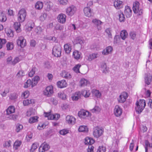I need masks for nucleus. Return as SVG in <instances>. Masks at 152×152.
<instances>
[{
	"label": "nucleus",
	"instance_id": "1",
	"mask_svg": "<svg viewBox=\"0 0 152 152\" xmlns=\"http://www.w3.org/2000/svg\"><path fill=\"white\" fill-rule=\"evenodd\" d=\"M136 107L135 110L138 113H141L146 106L145 100L144 99H140L139 101H137L136 103Z\"/></svg>",
	"mask_w": 152,
	"mask_h": 152
},
{
	"label": "nucleus",
	"instance_id": "2",
	"mask_svg": "<svg viewBox=\"0 0 152 152\" xmlns=\"http://www.w3.org/2000/svg\"><path fill=\"white\" fill-rule=\"evenodd\" d=\"M27 15V12L24 8L21 9L18 11L17 15L18 21L20 22H24Z\"/></svg>",
	"mask_w": 152,
	"mask_h": 152
},
{
	"label": "nucleus",
	"instance_id": "3",
	"mask_svg": "<svg viewBox=\"0 0 152 152\" xmlns=\"http://www.w3.org/2000/svg\"><path fill=\"white\" fill-rule=\"evenodd\" d=\"M94 141L92 138L89 137H86L85 139V144H88L87 152H94V147L91 145L94 143Z\"/></svg>",
	"mask_w": 152,
	"mask_h": 152
},
{
	"label": "nucleus",
	"instance_id": "4",
	"mask_svg": "<svg viewBox=\"0 0 152 152\" xmlns=\"http://www.w3.org/2000/svg\"><path fill=\"white\" fill-rule=\"evenodd\" d=\"M132 9L135 13L139 15L142 14V10L140 7L139 2L137 1H135L133 3Z\"/></svg>",
	"mask_w": 152,
	"mask_h": 152
},
{
	"label": "nucleus",
	"instance_id": "5",
	"mask_svg": "<svg viewBox=\"0 0 152 152\" xmlns=\"http://www.w3.org/2000/svg\"><path fill=\"white\" fill-rule=\"evenodd\" d=\"M61 53V47L60 45L55 46L53 48L52 54L55 57H60Z\"/></svg>",
	"mask_w": 152,
	"mask_h": 152
},
{
	"label": "nucleus",
	"instance_id": "6",
	"mask_svg": "<svg viewBox=\"0 0 152 152\" xmlns=\"http://www.w3.org/2000/svg\"><path fill=\"white\" fill-rule=\"evenodd\" d=\"M44 115L45 117H47L48 119L55 120H58L60 117V115L59 114H53L51 112H44Z\"/></svg>",
	"mask_w": 152,
	"mask_h": 152
},
{
	"label": "nucleus",
	"instance_id": "7",
	"mask_svg": "<svg viewBox=\"0 0 152 152\" xmlns=\"http://www.w3.org/2000/svg\"><path fill=\"white\" fill-rule=\"evenodd\" d=\"M103 129L98 126H96L94 128L93 135L94 137L98 138L103 134Z\"/></svg>",
	"mask_w": 152,
	"mask_h": 152
},
{
	"label": "nucleus",
	"instance_id": "8",
	"mask_svg": "<svg viewBox=\"0 0 152 152\" xmlns=\"http://www.w3.org/2000/svg\"><path fill=\"white\" fill-rule=\"evenodd\" d=\"M16 42L18 46L21 48H23L26 45V42L24 37L20 36L18 37L16 40Z\"/></svg>",
	"mask_w": 152,
	"mask_h": 152
},
{
	"label": "nucleus",
	"instance_id": "9",
	"mask_svg": "<svg viewBox=\"0 0 152 152\" xmlns=\"http://www.w3.org/2000/svg\"><path fill=\"white\" fill-rule=\"evenodd\" d=\"M77 10L76 7L73 5H71L67 7L66 9V13L69 16H72L76 12Z\"/></svg>",
	"mask_w": 152,
	"mask_h": 152
},
{
	"label": "nucleus",
	"instance_id": "10",
	"mask_svg": "<svg viewBox=\"0 0 152 152\" xmlns=\"http://www.w3.org/2000/svg\"><path fill=\"white\" fill-rule=\"evenodd\" d=\"M50 147L49 144L46 142H44L39 147V152H44L49 150Z\"/></svg>",
	"mask_w": 152,
	"mask_h": 152
},
{
	"label": "nucleus",
	"instance_id": "11",
	"mask_svg": "<svg viewBox=\"0 0 152 152\" xmlns=\"http://www.w3.org/2000/svg\"><path fill=\"white\" fill-rule=\"evenodd\" d=\"M122 109L118 105L115 106L114 110V113L115 116L118 117L121 116L122 114Z\"/></svg>",
	"mask_w": 152,
	"mask_h": 152
},
{
	"label": "nucleus",
	"instance_id": "12",
	"mask_svg": "<svg viewBox=\"0 0 152 152\" xmlns=\"http://www.w3.org/2000/svg\"><path fill=\"white\" fill-rule=\"evenodd\" d=\"M53 88L52 86L47 87L43 91L44 95L48 96H50L53 93Z\"/></svg>",
	"mask_w": 152,
	"mask_h": 152
},
{
	"label": "nucleus",
	"instance_id": "13",
	"mask_svg": "<svg viewBox=\"0 0 152 152\" xmlns=\"http://www.w3.org/2000/svg\"><path fill=\"white\" fill-rule=\"evenodd\" d=\"M128 94L125 92H122L119 96L118 99V102L120 103H124L126 100L128 96Z\"/></svg>",
	"mask_w": 152,
	"mask_h": 152
},
{
	"label": "nucleus",
	"instance_id": "14",
	"mask_svg": "<svg viewBox=\"0 0 152 152\" xmlns=\"http://www.w3.org/2000/svg\"><path fill=\"white\" fill-rule=\"evenodd\" d=\"M66 15L62 13L60 14L57 17L58 22L64 24L66 21Z\"/></svg>",
	"mask_w": 152,
	"mask_h": 152
},
{
	"label": "nucleus",
	"instance_id": "15",
	"mask_svg": "<svg viewBox=\"0 0 152 152\" xmlns=\"http://www.w3.org/2000/svg\"><path fill=\"white\" fill-rule=\"evenodd\" d=\"M114 5L116 9H120L123 7V2L120 0H115L114 2Z\"/></svg>",
	"mask_w": 152,
	"mask_h": 152
},
{
	"label": "nucleus",
	"instance_id": "16",
	"mask_svg": "<svg viewBox=\"0 0 152 152\" xmlns=\"http://www.w3.org/2000/svg\"><path fill=\"white\" fill-rule=\"evenodd\" d=\"M89 113L87 111L83 109H81L78 112V115L81 118H84L89 116Z\"/></svg>",
	"mask_w": 152,
	"mask_h": 152
},
{
	"label": "nucleus",
	"instance_id": "17",
	"mask_svg": "<svg viewBox=\"0 0 152 152\" xmlns=\"http://www.w3.org/2000/svg\"><path fill=\"white\" fill-rule=\"evenodd\" d=\"M124 12L127 18H129L132 15V10L130 7L128 6H126Z\"/></svg>",
	"mask_w": 152,
	"mask_h": 152
},
{
	"label": "nucleus",
	"instance_id": "18",
	"mask_svg": "<svg viewBox=\"0 0 152 152\" xmlns=\"http://www.w3.org/2000/svg\"><path fill=\"white\" fill-rule=\"evenodd\" d=\"M81 92L77 91L72 94L71 98L73 101H77L81 98Z\"/></svg>",
	"mask_w": 152,
	"mask_h": 152
},
{
	"label": "nucleus",
	"instance_id": "19",
	"mask_svg": "<svg viewBox=\"0 0 152 152\" xmlns=\"http://www.w3.org/2000/svg\"><path fill=\"white\" fill-rule=\"evenodd\" d=\"M66 122L69 124H73L75 123L76 121L75 118L72 116L67 115L66 118Z\"/></svg>",
	"mask_w": 152,
	"mask_h": 152
},
{
	"label": "nucleus",
	"instance_id": "20",
	"mask_svg": "<svg viewBox=\"0 0 152 152\" xmlns=\"http://www.w3.org/2000/svg\"><path fill=\"white\" fill-rule=\"evenodd\" d=\"M92 22L96 26L98 30L101 29V26L102 23V21L96 19H94L92 20Z\"/></svg>",
	"mask_w": 152,
	"mask_h": 152
},
{
	"label": "nucleus",
	"instance_id": "21",
	"mask_svg": "<svg viewBox=\"0 0 152 152\" xmlns=\"http://www.w3.org/2000/svg\"><path fill=\"white\" fill-rule=\"evenodd\" d=\"M57 86L60 88H63L66 87L67 84L65 80H62L57 82Z\"/></svg>",
	"mask_w": 152,
	"mask_h": 152
},
{
	"label": "nucleus",
	"instance_id": "22",
	"mask_svg": "<svg viewBox=\"0 0 152 152\" xmlns=\"http://www.w3.org/2000/svg\"><path fill=\"white\" fill-rule=\"evenodd\" d=\"M84 13L85 15L88 17H90L91 16L92 11L89 7H86L84 9Z\"/></svg>",
	"mask_w": 152,
	"mask_h": 152
},
{
	"label": "nucleus",
	"instance_id": "23",
	"mask_svg": "<svg viewBox=\"0 0 152 152\" xmlns=\"http://www.w3.org/2000/svg\"><path fill=\"white\" fill-rule=\"evenodd\" d=\"M64 50L66 53H69L71 52L72 46L69 44L67 43L65 44L64 46Z\"/></svg>",
	"mask_w": 152,
	"mask_h": 152
},
{
	"label": "nucleus",
	"instance_id": "24",
	"mask_svg": "<svg viewBox=\"0 0 152 152\" xmlns=\"http://www.w3.org/2000/svg\"><path fill=\"white\" fill-rule=\"evenodd\" d=\"M117 13L119 21L120 22H124L125 20V17L123 12L120 10L118 11Z\"/></svg>",
	"mask_w": 152,
	"mask_h": 152
},
{
	"label": "nucleus",
	"instance_id": "25",
	"mask_svg": "<svg viewBox=\"0 0 152 152\" xmlns=\"http://www.w3.org/2000/svg\"><path fill=\"white\" fill-rule=\"evenodd\" d=\"M61 75L62 77L66 79H70L72 77L71 75L69 72L65 71H62Z\"/></svg>",
	"mask_w": 152,
	"mask_h": 152
},
{
	"label": "nucleus",
	"instance_id": "26",
	"mask_svg": "<svg viewBox=\"0 0 152 152\" xmlns=\"http://www.w3.org/2000/svg\"><path fill=\"white\" fill-rule=\"evenodd\" d=\"M80 86L81 87L85 86H87L89 84V82L87 80L82 78L81 79L80 81Z\"/></svg>",
	"mask_w": 152,
	"mask_h": 152
},
{
	"label": "nucleus",
	"instance_id": "27",
	"mask_svg": "<svg viewBox=\"0 0 152 152\" xmlns=\"http://www.w3.org/2000/svg\"><path fill=\"white\" fill-rule=\"evenodd\" d=\"M7 20V17L4 12L0 10V21L4 22Z\"/></svg>",
	"mask_w": 152,
	"mask_h": 152
},
{
	"label": "nucleus",
	"instance_id": "28",
	"mask_svg": "<svg viewBox=\"0 0 152 152\" xmlns=\"http://www.w3.org/2000/svg\"><path fill=\"white\" fill-rule=\"evenodd\" d=\"M20 23L19 22H15L14 24V28L17 32H19L21 31Z\"/></svg>",
	"mask_w": 152,
	"mask_h": 152
},
{
	"label": "nucleus",
	"instance_id": "29",
	"mask_svg": "<svg viewBox=\"0 0 152 152\" xmlns=\"http://www.w3.org/2000/svg\"><path fill=\"white\" fill-rule=\"evenodd\" d=\"M113 48L111 46H108L105 49H104L102 51V54L106 55L110 53L113 50Z\"/></svg>",
	"mask_w": 152,
	"mask_h": 152
},
{
	"label": "nucleus",
	"instance_id": "30",
	"mask_svg": "<svg viewBox=\"0 0 152 152\" xmlns=\"http://www.w3.org/2000/svg\"><path fill=\"white\" fill-rule=\"evenodd\" d=\"M15 109L13 106H11L9 107L7 109V114L10 115L15 112Z\"/></svg>",
	"mask_w": 152,
	"mask_h": 152
},
{
	"label": "nucleus",
	"instance_id": "31",
	"mask_svg": "<svg viewBox=\"0 0 152 152\" xmlns=\"http://www.w3.org/2000/svg\"><path fill=\"white\" fill-rule=\"evenodd\" d=\"M72 56L75 59L78 60L80 58L81 54L78 51L75 50L73 53Z\"/></svg>",
	"mask_w": 152,
	"mask_h": 152
},
{
	"label": "nucleus",
	"instance_id": "32",
	"mask_svg": "<svg viewBox=\"0 0 152 152\" xmlns=\"http://www.w3.org/2000/svg\"><path fill=\"white\" fill-rule=\"evenodd\" d=\"M32 84H33L31 80L30 79H28L25 83H24L23 85V87L24 88H27L31 86V87H33L34 86H32Z\"/></svg>",
	"mask_w": 152,
	"mask_h": 152
},
{
	"label": "nucleus",
	"instance_id": "33",
	"mask_svg": "<svg viewBox=\"0 0 152 152\" xmlns=\"http://www.w3.org/2000/svg\"><path fill=\"white\" fill-rule=\"evenodd\" d=\"M34 100L33 99H31L30 100L27 99L24 100L23 102V104L24 106H28L30 104H34Z\"/></svg>",
	"mask_w": 152,
	"mask_h": 152
},
{
	"label": "nucleus",
	"instance_id": "34",
	"mask_svg": "<svg viewBox=\"0 0 152 152\" xmlns=\"http://www.w3.org/2000/svg\"><path fill=\"white\" fill-rule=\"evenodd\" d=\"M78 130L80 132H88V129L86 126L82 125L79 127Z\"/></svg>",
	"mask_w": 152,
	"mask_h": 152
},
{
	"label": "nucleus",
	"instance_id": "35",
	"mask_svg": "<svg viewBox=\"0 0 152 152\" xmlns=\"http://www.w3.org/2000/svg\"><path fill=\"white\" fill-rule=\"evenodd\" d=\"M120 36L123 40H125L128 36V33L125 30H123L121 31L120 33Z\"/></svg>",
	"mask_w": 152,
	"mask_h": 152
},
{
	"label": "nucleus",
	"instance_id": "36",
	"mask_svg": "<svg viewBox=\"0 0 152 152\" xmlns=\"http://www.w3.org/2000/svg\"><path fill=\"white\" fill-rule=\"evenodd\" d=\"M39 117L37 116L31 117L29 119L28 122L30 124H32L37 122L38 121Z\"/></svg>",
	"mask_w": 152,
	"mask_h": 152
},
{
	"label": "nucleus",
	"instance_id": "37",
	"mask_svg": "<svg viewBox=\"0 0 152 152\" xmlns=\"http://www.w3.org/2000/svg\"><path fill=\"white\" fill-rule=\"evenodd\" d=\"M92 93L97 98H100L101 96V93L98 90L93 89L92 91Z\"/></svg>",
	"mask_w": 152,
	"mask_h": 152
},
{
	"label": "nucleus",
	"instance_id": "38",
	"mask_svg": "<svg viewBox=\"0 0 152 152\" xmlns=\"http://www.w3.org/2000/svg\"><path fill=\"white\" fill-rule=\"evenodd\" d=\"M43 7V3L42 2L38 1L36 2L35 5V8L38 10L41 9Z\"/></svg>",
	"mask_w": 152,
	"mask_h": 152
},
{
	"label": "nucleus",
	"instance_id": "39",
	"mask_svg": "<svg viewBox=\"0 0 152 152\" xmlns=\"http://www.w3.org/2000/svg\"><path fill=\"white\" fill-rule=\"evenodd\" d=\"M40 78L39 76H36L33 79V81H32L33 86H35L38 83V82Z\"/></svg>",
	"mask_w": 152,
	"mask_h": 152
},
{
	"label": "nucleus",
	"instance_id": "40",
	"mask_svg": "<svg viewBox=\"0 0 152 152\" xmlns=\"http://www.w3.org/2000/svg\"><path fill=\"white\" fill-rule=\"evenodd\" d=\"M21 143L22 142L20 140H16L14 144V148L15 150L17 149L18 147L20 146Z\"/></svg>",
	"mask_w": 152,
	"mask_h": 152
},
{
	"label": "nucleus",
	"instance_id": "41",
	"mask_svg": "<svg viewBox=\"0 0 152 152\" xmlns=\"http://www.w3.org/2000/svg\"><path fill=\"white\" fill-rule=\"evenodd\" d=\"M81 93V95L82 94L84 97L86 98L88 97L90 94V92L89 91H87L86 90H84Z\"/></svg>",
	"mask_w": 152,
	"mask_h": 152
},
{
	"label": "nucleus",
	"instance_id": "42",
	"mask_svg": "<svg viewBox=\"0 0 152 152\" xmlns=\"http://www.w3.org/2000/svg\"><path fill=\"white\" fill-rule=\"evenodd\" d=\"M97 57V53H92L90 54L88 57V60L89 61H91L93 59L96 58Z\"/></svg>",
	"mask_w": 152,
	"mask_h": 152
},
{
	"label": "nucleus",
	"instance_id": "43",
	"mask_svg": "<svg viewBox=\"0 0 152 152\" xmlns=\"http://www.w3.org/2000/svg\"><path fill=\"white\" fill-rule=\"evenodd\" d=\"M6 32L8 37H12L14 36L13 31L10 29H8L6 30Z\"/></svg>",
	"mask_w": 152,
	"mask_h": 152
},
{
	"label": "nucleus",
	"instance_id": "44",
	"mask_svg": "<svg viewBox=\"0 0 152 152\" xmlns=\"http://www.w3.org/2000/svg\"><path fill=\"white\" fill-rule=\"evenodd\" d=\"M81 66L80 64L76 65L73 68V71L76 73H80L79 68Z\"/></svg>",
	"mask_w": 152,
	"mask_h": 152
},
{
	"label": "nucleus",
	"instance_id": "45",
	"mask_svg": "<svg viewBox=\"0 0 152 152\" xmlns=\"http://www.w3.org/2000/svg\"><path fill=\"white\" fill-rule=\"evenodd\" d=\"M6 47L7 50H11L13 48L14 45L13 43L9 42L7 44Z\"/></svg>",
	"mask_w": 152,
	"mask_h": 152
},
{
	"label": "nucleus",
	"instance_id": "46",
	"mask_svg": "<svg viewBox=\"0 0 152 152\" xmlns=\"http://www.w3.org/2000/svg\"><path fill=\"white\" fill-rule=\"evenodd\" d=\"M58 96L60 98L63 100H65L66 99V95L63 92L59 93Z\"/></svg>",
	"mask_w": 152,
	"mask_h": 152
},
{
	"label": "nucleus",
	"instance_id": "47",
	"mask_svg": "<svg viewBox=\"0 0 152 152\" xmlns=\"http://www.w3.org/2000/svg\"><path fill=\"white\" fill-rule=\"evenodd\" d=\"M101 110L100 108L98 106H95L93 109L91 110V111L92 113H98Z\"/></svg>",
	"mask_w": 152,
	"mask_h": 152
},
{
	"label": "nucleus",
	"instance_id": "48",
	"mask_svg": "<svg viewBox=\"0 0 152 152\" xmlns=\"http://www.w3.org/2000/svg\"><path fill=\"white\" fill-rule=\"evenodd\" d=\"M36 68L35 67H33L31 71L29 73L28 75L29 76L31 77L33 76L34 74H35V70Z\"/></svg>",
	"mask_w": 152,
	"mask_h": 152
},
{
	"label": "nucleus",
	"instance_id": "49",
	"mask_svg": "<svg viewBox=\"0 0 152 152\" xmlns=\"http://www.w3.org/2000/svg\"><path fill=\"white\" fill-rule=\"evenodd\" d=\"M38 146V145L37 143H34L31 146V147L30 149V151L31 152H34V151L36 150Z\"/></svg>",
	"mask_w": 152,
	"mask_h": 152
},
{
	"label": "nucleus",
	"instance_id": "50",
	"mask_svg": "<svg viewBox=\"0 0 152 152\" xmlns=\"http://www.w3.org/2000/svg\"><path fill=\"white\" fill-rule=\"evenodd\" d=\"M29 94V91H25L22 94V96L24 98H26L28 97Z\"/></svg>",
	"mask_w": 152,
	"mask_h": 152
},
{
	"label": "nucleus",
	"instance_id": "51",
	"mask_svg": "<svg viewBox=\"0 0 152 152\" xmlns=\"http://www.w3.org/2000/svg\"><path fill=\"white\" fill-rule=\"evenodd\" d=\"M20 61V59L18 57H16L12 60L11 63V64L14 65L16 64L19 62Z\"/></svg>",
	"mask_w": 152,
	"mask_h": 152
},
{
	"label": "nucleus",
	"instance_id": "52",
	"mask_svg": "<svg viewBox=\"0 0 152 152\" xmlns=\"http://www.w3.org/2000/svg\"><path fill=\"white\" fill-rule=\"evenodd\" d=\"M151 77H146L145 78V83L147 85H149L151 81Z\"/></svg>",
	"mask_w": 152,
	"mask_h": 152
},
{
	"label": "nucleus",
	"instance_id": "53",
	"mask_svg": "<svg viewBox=\"0 0 152 152\" xmlns=\"http://www.w3.org/2000/svg\"><path fill=\"white\" fill-rule=\"evenodd\" d=\"M25 75V73L24 71L22 70H20L16 75V76L18 77H20L23 76Z\"/></svg>",
	"mask_w": 152,
	"mask_h": 152
},
{
	"label": "nucleus",
	"instance_id": "54",
	"mask_svg": "<svg viewBox=\"0 0 152 152\" xmlns=\"http://www.w3.org/2000/svg\"><path fill=\"white\" fill-rule=\"evenodd\" d=\"M69 133V130L67 129H63L59 132V134L62 135H65Z\"/></svg>",
	"mask_w": 152,
	"mask_h": 152
},
{
	"label": "nucleus",
	"instance_id": "55",
	"mask_svg": "<svg viewBox=\"0 0 152 152\" xmlns=\"http://www.w3.org/2000/svg\"><path fill=\"white\" fill-rule=\"evenodd\" d=\"M23 128L22 125L18 124L16 126V131L17 132H19L21 130H22Z\"/></svg>",
	"mask_w": 152,
	"mask_h": 152
},
{
	"label": "nucleus",
	"instance_id": "56",
	"mask_svg": "<svg viewBox=\"0 0 152 152\" xmlns=\"http://www.w3.org/2000/svg\"><path fill=\"white\" fill-rule=\"evenodd\" d=\"M106 148L103 146H99L97 152H105Z\"/></svg>",
	"mask_w": 152,
	"mask_h": 152
},
{
	"label": "nucleus",
	"instance_id": "57",
	"mask_svg": "<svg viewBox=\"0 0 152 152\" xmlns=\"http://www.w3.org/2000/svg\"><path fill=\"white\" fill-rule=\"evenodd\" d=\"M102 68L103 69V70L104 72L106 73L107 72V65L105 63H103L101 65Z\"/></svg>",
	"mask_w": 152,
	"mask_h": 152
},
{
	"label": "nucleus",
	"instance_id": "58",
	"mask_svg": "<svg viewBox=\"0 0 152 152\" xmlns=\"http://www.w3.org/2000/svg\"><path fill=\"white\" fill-rule=\"evenodd\" d=\"M42 31V29L40 26H37L35 29V31L37 33H40Z\"/></svg>",
	"mask_w": 152,
	"mask_h": 152
},
{
	"label": "nucleus",
	"instance_id": "59",
	"mask_svg": "<svg viewBox=\"0 0 152 152\" xmlns=\"http://www.w3.org/2000/svg\"><path fill=\"white\" fill-rule=\"evenodd\" d=\"M105 32L108 35L109 38H112V34L110 32V31L109 28H107L105 30Z\"/></svg>",
	"mask_w": 152,
	"mask_h": 152
},
{
	"label": "nucleus",
	"instance_id": "60",
	"mask_svg": "<svg viewBox=\"0 0 152 152\" xmlns=\"http://www.w3.org/2000/svg\"><path fill=\"white\" fill-rule=\"evenodd\" d=\"M68 2L67 0H60L59 3L60 4L63 5H66L68 3Z\"/></svg>",
	"mask_w": 152,
	"mask_h": 152
},
{
	"label": "nucleus",
	"instance_id": "61",
	"mask_svg": "<svg viewBox=\"0 0 152 152\" xmlns=\"http://www.w3.org/2000/svg\"><path fill=\"white\" fill-rule=\"evenodd\" d=\"M6 42V39L0 38V45H1L2 47H3V46L4 45Z\"/></svg>",
	"mask_w": 152,
	"mask_h": 152
},
{
	"label": "nucleus",
	"instance_id": "62",
	"mask_svg": "<svg viewBox=\"0 0 152 152\" xmlns=\"http://www.w3.org/2000/svg\"><path fill=\"white\" fill-rule=\"evenodd\" d=\"M12 56L8 57L7 59V62L8 64H11L12 62Z\"/></svg>",
	"mask_w": 152,
	"mask_h": 152
},
{
	"label": "nucleus",
	"instance_id": "63",
	"mask_svg": "<svg viewBox=\"0 0 152 152\" xmlns=\"http://www.w3.org/2000/svg\"><path fill=\"white\" fill-rule=\"evenodd\" d=\"M11 141L10 140H9L8 141L6 142H5V143L4 145V146L5 147H10L11 145Z\"/></svg>",
	"mask_w": 152,
	"mask_h": 152
},
{
	"label": "nucleus",
	"instance_id": "64",
	"mask_svg": "<svg viewBox=\"0 0 152 152\" xmlns=\"http://www.w3.org/2000/svg\"><path fill=\"white\" fill-rule=\"evenodd\" d=\"M36 44V42L34 40H32L30 42V46L32 47H34Z\"/></svg>",
	"mask_w": 152,
	"mask_h": 152
}]
</instances>
